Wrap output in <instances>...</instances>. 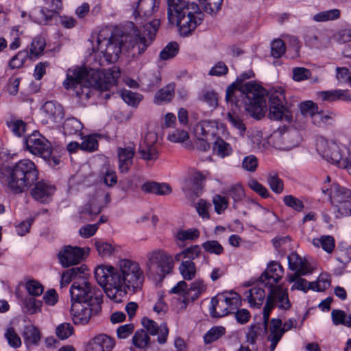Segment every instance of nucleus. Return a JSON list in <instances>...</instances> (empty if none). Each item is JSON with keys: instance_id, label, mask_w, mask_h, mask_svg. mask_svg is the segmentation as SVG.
Listing matches in <instances>:
<instances>
[{"instance_id": "obj_16", "label": "nucleus", "mask_w": 351, "mask_h": 351, "mask_svg": "<svg viewBox=\"0 0 351 351\" xmlns=\"http://www.w3.org/2000/svg\"><path fill=\"white\" fill-rule=\"evenodd\" d=\"M90 302H71L70 315L73 323L76 326L86 325L92 316Z\"/></svg>"}, {"instance_id": "obj_48", "label": "nucleus", "mask_w": 351, "mask_h": 351, "mask_svg": "<svg viewBox=\"0 0 351 351\" xmlns=\"http://www.w3.org/2000/svg\"><path fill=\"white\" fill-rule=\"evenodd\" d=\"M298 108L302 116L311 120L317 112L318 106L312 101L308 100L299 104Z\"/></svg>"}, {"instance_id": "obj_54", "label": "nucleus", "mask_w": 351, "mask_h": 351, "mask_svg": "<svg viewBox=\"0 0 351 351\" xmlns=\"http://www.w3.org/2000/svg\"><path fill=\"white\" fill-rule=\"evenodd\" d=\"M83 126L82 123L75 118L66 119L62 124V128L65 134H75L80 132Z\"/></svg>"}, {"instance_id": "obj_21", "label": "nucleus", "mask_w": 351, "mask_h": 351, "mask_svg": "<svg viewBox=\"0 0 351 351\" xmlns=\"http://www.w3.org/2000/svg\"><path fill=\"white\" fill-rule=\"evenodd\" d=\"M114 346V339L105 334H99L89 341L86 351H112Z\"/></svg>"}, {"instance_id": "obj_62", "label": "nucleus", "mask_w": 351, "mask_h": 351, "mask_svg": "<svg viewBox=\"0 0 351 351\" xmlns=\"http://www.w3.org/2000/svg\"><path fill=\"white\" fill-rule=\"evenodd\" d=\"M98 142L95 135H88L82 138L80 149L87 152H94L97 149Z\"/></svg>"}, {"instance_id": "obj_59", "label": "nucleus", "mask_w": 351, "mask_h": 351, "mask_svg": "<svg viewBox=\"0 0 351 351\" xmlns=\"http://www.w3.org/2000/svg\"><path fill=\"white\" fill-rule=\"evenodd\" d=\"M73 333L74 328L70 323H62L56 328V335L61 340L67 339Z\"/></svg>"}, {"instance_id": "obj_25", "label": "nucleus", "mask_w": 351, "mask_h": 351, "mask_svg": "<svg viewBox=\"0 0 351 351\" xmlns=\"http://www.w3.org/2000/svg\"><path fill=\"white\" fill-rule=\"evenodd\" d=\"M262 287L263 286L258 282L257 285L251 287L245 293V296L250 306L260 308L263 304L265 299V293Z\"/></svg>"}, {"instance_id": "obj_53", "label": "nucleus", "mask_w": 351, "mask_h": 351, "mask_svg": "<svg viewBox=\"0 0 351 351\" xmlns=\"http://www.w3.org/2000/svg\"><path fill=\"white\" fill-rule=\"evenodd\" d=\"M226 330L223 326H215L212 327L204 336V343L208 344L219 339L225 335Z\"/></svg>"}, {"instance_id": "obj_4", "label": "nucleus", "mask_w": 351, "mask_h": 351, "mask_svg": "<svg viewBox=\"0 0 351 351\" xmlns=\"http://www.w3.org/2000/svg\"><path fill=\"white\" fill-rule=\"evenodd\" d=\"M133 36L121 37L112 35L108 28L101 29L95 36L92 38L91 56L94 59L99 58V64L104 62L114 63L123 51L136 53L141 55L144 53L149 43L145 36L140 34V31L135 27L132 32Z\"/></svg>"}, {"instance_id": "obj_42", "label": "nucleus", "mask_w": 351, "mask_h": 351, "mask_svg": "<svg viewBox=\"0 0 351 351\" xmlns=\"http://www.w3.org/2000/svg\"><path fill=\"white\" fill-rule=\"evenodd\" d=\"M46 43L43 38L38 36L33 39L29 46L28 56L30 59L38 58L44 52Z\"/></svg>"}, {"instance_id": "obj_52", "label": "nucleus", "mask_w": 351, "mask_h": 351, "mask_svg": "<svg viewBox=\"0 0 351 351\" xmlns=\"http://www.w3.org/2000/svg\"><path fill=\"white\" fill-rule=\"evenodd\" d=\"M100 180L107 186H113L117 182L115 171L109 167H103L101 171Z\"/></svg>"}, {"instance_id": "obj_11", "label": "nucleus", "mask_w": 351, "mask_h": 351, "mask_svg": "<svg viewBox=\"0 0 351 351\" xmlns=\"http://www.w3.org/2000/svg\"><path fill=\"white\" fill-rule=\"evenodd\" d=\"M26 149L34 155L40 156L51 167L60 164L58 156L52 154L50 143L38 132H34L25 139Z\"/></svg>"}, {"instance_id": "obj_14", "label": "nucleus", "mask_w": 351, "mask_h": 351, "mask_svg": "<svg viewBox=\"0 0 351 351\" xmlns=\"http://www.w3.org/2000/svg\"><path fill=\"white\" fill-rule=\"evenodd\" d=\"M40 113L43 117L42 121L53 127L60 126L64 117L62 106L53 101L45 102L41 106Z\"/></svg>"}, {"instance_id": "obj_56", "label": "nucleus", "mask_w": 351, "mask_h": 351, "mask_svg": "<svg viewBox=\"0 0 351 351\" xmlns=\"http://www.w3.org/2000/svg\"><path fill=\"white\" fill-rule=\"evenodd\" d=\"M121 97L128 106L132 107L138 106L143 99L142 95L128 90H123L121 93Z\"/></svg>"}, {"instance_id": "obj_47", "label": "nucleus", "mask_w": 351, "mask_h": 351, "mask_svg": "<svg viewBox=\"0 0 351 351\" xmlns=\"http://www.w3.org/2000/svg\"><path fill=\"white\" fill-rule=\"evenodd\" d=\"M200 7L206 13L216 14L221 8L223 0H197Z\"/></svg>"}, {"instance_id": "obj_2", "label": "nucleus", "mask_w": 351, "mask_h": 351, "mask_svg": "<svg viewBox=\"0 0 351 351\" xmlns=\"http://www.w3.org/2000/svg\"><path fill=\"white\" fill-rule=\"evenodd\" d=\"M93 274L107 297L117 303L128 292L140 291L145 281V273L140 263L128 258L119 259L114 265L110 263L98 264Z\"/></svg>"}, {"instance_id": "obj_10", "label": "nucleus", "mask_w": 351, "mask_h": 351, "mask_svg": "<svg viewBox=\"0 0 351 351\" xmlns=\"http://www.w3.org/2000/svg\"><path fill=\"white\" fill-rule=\"evenodd\" d=\"M315 147L317 153L326 161L337 165L342 158L348 154L349 148L334 139L323 136L316 138Z\"/></svg>"}, {"instance_id": "obj_35", "label": "nucleus", "mask_w": 351, "mask_h": 351, "mask_svg": "<svg viewBox=\"0 0 351 351\" xmlns=\"http://www.w3.org/2000/svg\"><path fill=\"white\" fill-rule=\"evenodd\" d=\"M134 154V149L131 147L119 149L118 157L121 171L125 172L129 169L132 163Z\"/></svg>"}, {"instance_id": "obj_57", "label": "nucleus", "mask_w": 351, "mask_h": 351, "mask_svg": "<svg viewBox=\"0 0 351 351\" xmlns=\"http://www.w3.org/2000/svg\"><path fill=\"white\" fill-rule=\"evenodd\" d=\"M152 309L158 315L163 316L167 313L169 307L165 301L163 293H158L156 300L153 304Z\"/></svg>"}, {"instance_id": "obj_3", "label": "nucleus", "mask_w": 351, "mask_h": 351, "mask_svg": "<svg viewBox=\"0 0 351 351\" xmlns=\"http://www.w3.org/2000/svg\"><path fill=\"white\" fill-rule=\"evenodd\" d=\"M119 68L113 66L108 69L93 68L87 70L84 67L72 66L66 71V78L63 86L69 91H72L81 99H87L93 91H100L105 99H108V93L116 86L120 77Z\"/></svg>"}, {"instance_id": "obj_37", "label": "nucleus", "mask_w": 351, "mask_h": 351, "mask_svg": "<svg viewBox=\"0 0 351 351\" xmlns=\"http://www.w3.org/2000/svg\"><path fill=\"white\" fill-rule=\"evenodd\" d=\"M23 287L27 293L32 297H39L44 292L43 285L39 280L31 277L24 279Z\"/></svg>"}, {"instance_id": "obj_55", "label": "nucleus", "mask_w": 351, "mask_h": 351, "mask_svg": "<svg viewBox=\"0 0 351 351\" xmlns=\"http://www.w3.org/2000/svg\"><path fill=\"white\" fill-rule=\"evenodd\" d=\"M332 322L335 325H343L351 327V316L341 310H333L331 313Z\"/></svg>"}, {"instance_id": "obj_22", "label": "nucleus", "mask_w": 351, "mask_h": 351, "mask_svg": "<svg viewBox=\"0 0 351 351\" xmlns=\"http://www.w3.org/2000/svg\"><path fill=\"white\" fill-rule=\"evenodd\" d=\"M141 323L144 328L151 335H158V341L160 343L166 342L169 334V329L166 323L158 326L156 322L147 317H143Z\"/></svg>"}, {"instance_id": "obj_40", "label": "nucleus", "mask_w": 351, "mask_h": 351, "mask_svg": "<svg viewBox=\"0 0 351 351\" xmlns=\"http://www.w3.org/2000/svg\"><path fill=\"white\" fill-rule=\"evenodd\" d=\"M280 326V319H271L269 326V335L268 336V340L271 342L270 351H274L275 350L277 343L282 337V331H280L279 330H278Z\"/></svg>"}, {"instance_id": "obj_63", "label": "nucleus", "mask_w": 351, "mask_h": 351, "mask_svg": "<svg viewBox=\"0 0 351 351\" xmlns=\"http://www.w3.org/2000/svg\"><path fill=\"white\" fill-rule=\"evenodd\" d=\"M202 246L206 252L210 254L220 255L223 252V246L215 240L206 241L202 243Z\"/></svg>"}, {"instance_id": "obj_24", "label": "nucleus", "mask_w": 351, "mask_h": 351, "mask_svg": "<svg viewBox=\"0 0 351 351\" xmlns=\"http://www.w3.org/2000/svg\"><path fill=\"white\" fill-rule=\"evenodd\" d=\"M56 191L55 187L43 181L38 182L32 191L33 197L40 202H47L50 200Z\"/></svg>"}, {"instance_id": "obj_20", "label": "nucleus", "mask_w": 351, "mask_h": 351, "mask_svg": "<svg viewBox=\"0 0 351 351\" xmlns=\"http://www.w3.org/2000/svg\"><path fill=\"white\" fill-rule=\"evenodd\" d=\"M158 3L156 0H140L133 12L137 25H141L156 11Z\"/></svg>"}, {"instance_id": "obj_13", "label": "nucleus", "mask_w": 351, "mask_h": 351, "mask_svg": "<svg viewBox=\"0 0 351 351\" xmlns=\"http://www.w3.org/2000/svg\"><path fill=\"white\" fill-rule=\"evenodd\" d=\"M90 249L88 247L64 245L57 254L58 263L62 267L67 268L76 265L85 260L89 255Z\"/></svg>"}, {"instance_id": "obj_29", "label": "nucleus", "mask_w": 351, "mask_h": 351, "mask_svg": "<svg viewBox=\"0 0 351 351\" xmlns=\"http://www.w3.org/2000/svg\"><path fill=\"white\" fill-rule=\"evenodd\" d=\"M53 16L54 10L40 7L33 9L29 15L32 21L40 25L47 24Z\"/></svg>"}, {"instance_id": "obj_58", "label": "nucleus", "mask_w": 351, "mask_h": 351, "mask_svg": "<svg viewBox=\"0 0 351 351\" xmlns=\"http://www.w3.org/2000/svg\"><path fill=\"white\" fill-rule=\"evenodd\" d=\"M149 337L143 330L136 331L132 338L133 345L138 348H145L149 342Z\"/></svg>"}, {"instance_id": "obj_27", "label": "nucleus", "mask_w": 351, "mask_h": 351, "mask_svg": "<svg viewBox=\"0 0 351 351\" xmlns=\"http://www.w3.org/2000/svg\"><path fill=\"white\" fill-rule=\"evenodd\" d=\"M141 190L158 195H168L171 193V185L166 182H146L141 186Z\"/></svg>"}, {"instance_id": "obj_26", "label": "nucleus", "mask_w": 351, "mask_h": 351, "mask_svg": "<svg viewBox=\"0 0 351 351\" xmlns=\"http://www.w3.org/2000/svg\"><path fill=\"white\" fill-rule=\"evenodd\" d=\"M94 245L98 255L103 258H110L119 251L118 245L101 239L95 240Z\"/></svg>"}, {"instance_id": "obj_1", "label": "nucleus", "mask_w": 351, "mask_h": 351, "mask_svg": "<svg viewBox=\"0 0 351 351\" xmlns=\"http://www.w3.org/2000/svg\"><path fill=\"white\" fill-rule=\"evenodd\" d=\"M254 77L252 71L242 73L235 82L226 90V100L228 103L235 102L238 96L241 97L242 104L245 111L252 117L260 119L267 111L266 95L269 99V117L271 119L278 120L288 123L292 121L293 115L285 106V89L280 86L272 87L268 92L256 82H244L247 79Z\"/></svg>"}, {"instance_id": "obj_39", "label": "nucleus", "mask_w": 351, "mask_h": 351, "mask_svg": "<svg viewBox=\"0 0 351 351\" xmlns=\"http://www.w3.org/2000/svg\"><path fill=\"white\" fill-rule=\"evenodd\" d=\"M219 294L222 299H226L223 302L226 303V306L230 313L241 305V298L239 293L232 291H227Z\"/></svg>"}, {"instance_id": "obj_50", "label": "nucleus", "mask_w": 351, "mask_h": 351, "mask_svg": "<svg viewBox=\"0 0 351 351\" xmlns=\"http://www.w3.org/2000/svg\"><path fill=\"white\" fill-rule=\"evenodd\" d=\"M340 15V10L335 8L319 12L313 16V19L316 22H326L338 19Z\"/></svg>"}, {"instance_id": "obj_49", "label": "nucleus", "mask_w": 351, "mask_h": 351, "mask_svg": "<svg viewBox=\"0 0 351 351\" xmlns=\"http://www.w3.org/2000/svg\"><path fill=\"white\" fill-rule=\"evenodd\" d=\"M330 276L326 273L321 274L316 280L311 282V290L314 291H324L330 287Z\"/></svg>"}, {"instance_id": "obj_61", "label": "nucleus", "mask_w": 351, "mask_h": 351, "mask_svg": "<svg viewBox=\"0 0 351 351\" xmlns=\"http://www.w3.org/2000/svg\"><path fill=\"white\" fill-rule=\"evenodd\" d=\"M198 215L203 219H210V204L204 199H199L195 206Z\"/></svg>"}, {"instance_id": "obj_60", "label": "nucleus", "mask_w": 351, "mask_h": 351, "mask_svg": "<svg viewBox=\"0 0 351 351\" xmlns=\"http://www.w3.org/2000/svg\"><path fill=\"white\" fill-rule=\"evenodd\" d=\"M282 139L285 141L283 145L278 146V149L282 150H290L298 146L301 142V137L297 133L293 137L285 135Z\"/></svg>"}, {"instance_id": "obj_15", "label": "nucleus", "mask_w": 351, "mask_h": 351, "mask_svg": "<svg viewBox=\"0 0 351 351\" xmlns=\"http://www.w3.org/2000/svg\"><path fill=\"white\" fill-rule=\"evenodd\" d=\"M158 134L154 131H148L143 137L138 147V153L142 159L154 162L159 157L157 147Z\"/></svg>"}, {"instance_id": "obj_9", "label": "nucleus", "mask_w": 351, "mask_h": 351, "mask_svg": "<svg viewBox=\"0 0 351 351\" xmlns=\"http://www.w3.org/2000/svg\"><path fill=\"white\" fill-rule=\"evenodd\" d=\"M330 179L327 176L322 190L329 195L335 216L342 218L351 215V191L335 183L330 184Z\"/></svg>"}, {"instance_id": "obj_64", "label": "nucleus", "mask_w": 351, "mask_h": 351, "mask_svg": "<svg viewBox=\"0 0 351 351\" xmlns=\"http://www.w3.org/2000/svg\"><path fill=\"white\" fill-rule=\"evenodd\" d=\"M28 57V52L23 50L19 51L9 62V66L12 69L21 68Z\"/></svg>"}, {"instance_id": "obj_38", "label": "nucleus", "mask_w": 351, "mask_h": 351, "mask_svg": "<svg viewBox=\"0 0 351 351\" xmlns=\"http://www.w3.org/2000/svg\"><path fill=\"white\" fill-rule=\"evenodd\" d=\"M43 302L35 297H26L22 301V308L28 314L34 315L42 311Z\"/></svg>"}, {"instance_id": "obj_43", "label": "nucleus", "mask_w": 351, "mask_h": 351, "mask_svg": "<svg viewBox=\"0 0 351 351\" xmlns=\"http://www.w3.org/2000/svg\"><path fill=\"white\" fill-rule=\"evenodd\" d=\"M312 244L315 247H322L327 253H331L335 248V239L329 235H322L313 239Z\"/></svg>"}, {"instance_id": "obj_23", "label": "nucleus", "mask_w": 351, "mask_h": 351, "mask_svg": "<svg viewBox=\"0 0 351 351\" xmlns=\"http://www.w3.org/2000/svg\"><path fill=\"white\" fill-rule=\"evenodd\" d=\"M167 139L171 143L180 144L186 149H195L193 141L191 139L189 132L184 129L176 128L169 131Z\"/></svg>"}, {"instance_id": "obj_31", "label": "nucleus", "mask_w": 351, "mask_h": 351, "mask_svg": "<svg viewBox=\"0 0 351 351\" xmlns=\"http://www.w3.org/2000/svg\"><path fill=\"white\" fill-rule=\"evenodd\" d=\"M225 300L222 299L219 293L211 299L209 311L212 317H221L230 313L226 303L223 302Z\"/></svg>"}, {"instance_id": "obj_6", "label": "nucleus", "mask_w": 351, "mask_h": 351, "mask_svg": "<svg viewBox=\"0 0 351 351\" xmlns=\"http://www.w3.org/2000/svg\"><path fill=\"white\" fill-rule=\"evenodd\" d=\"M38 178L35 164L29 159L19 160L15 165L1 173V182L14 193H21L32 186Z\"/></svg>"}, {"instance_id": "obj_34", "label": "nucleus", "mask_w": 351, "mask_h": 351, "mask_svg": "<svg viewBox=\"0 0 351 351\" xmlns=\"http://www.w3.org/2000/svg\"><path fill=\"white\" fill-rule=\"evenodd\" d=\"M24 343L27 348L38 346L40 339L41 334L38 328L34 326H27L23 330Z\"/></svg>"}, {"instance_id": "obj_7", "label": "nucleus", "mask_w": 351, "mask_h": 351, "mask_svg": "<svg viewBox=\"0 0 351 351\" xmlns=\"http://www.w3.org/2000/svg\"><path fill=\"white\" fill-rule=\"evenodd\" d=\"M145 272L154 282H161L174 268L171 256L165 250L156 248L147 252L144 259Z\"/></svg>"}, {"instance_id": "obj_18", "label": "nucleus", "mask_w": 351, "mask_h": 351, "mask_svg": "<svg viewBox=\"0 0 351 351\" xmlns=\"http://www.w3.org/2000/svg\"><path fill=\"white\" fill-rule=\"evenodd\" d=\"M71 302H91L93 298L92 287L86 280H75L70 289Z\"/></svg>"}, {"instance_id": "obj_28", "label": "nucleus", "mask_w": 351, "mask_h": 351, "mask_svg": "<svg viewBox=\"0 0 351 351\" xmlns=\"http://www.w3.org/2000/svg\"><path fill=\"white\" fill-rule=\"evenodd\" d=\"M175 94V84L170 83L159 89L154 95V103L156 105H162L169 103L173 99Z\"/></svg>"}, {"instance_id": "obj_19", "label": "nucleus", "mask_w": 351, "mask_h": 351, "mask_svg": "<svg viewBox=\"0 0 351 351\" xmlns=\"http://www.w3.org/2000/svg\"><path fill=\"white\" fill-rule=\"evenodd\" d=\"M110 200L108 193L99 191L95 195L90 197L85 206L84 212L88 213L90 217H95L109 203Z\"/></svg>"}, {"instance_id": "obj_12", "label": "nucleus", "mask_w": 351, "mask_h": 351, "mask_svg": "<svg viewBox=\"0 0 351 351\" xmlns=\"http://www.w3.org/2000/svg\"><path fill=\"white\" fill-rule=\"evenodd\" d=\"M202 20V14L199 12V6L192 3L191 10L173 15V22H169L178 27L181 35L187 36L201 23Z\"/></svg>"}, {"instance_id": "obj_51", "label": "nucleus", "mask_w": 351, "mask_h": 351, "mask_svg": "<svg viewBox=\"0 0 351 351\" xmlns=\"http://www.w3.org/2000/svg\"><path fill=\"white\" fill-rule=\"evenodd\" d=\"M227 119L230 122L231 127L237 130V133L243 136L246 130L245 125L242 119L236 114L234 111L229 112L227 115Z\"/></svg>"}, {"instance_id": "obj_17", "label": "nucleus", "mask_w": 351, "mask_h": 351, "mask_svg": "<svg viewBox=\"0 0 351 351\" xmlns=\"http://www.w3.org/2000/svg\"><path fill=\"white\" fill-rule=\"evenodd\" d=\"M288 265L289 269L294 272L293 274L299 276L311 274L315 269L314 264L295 252L288 256Z\"/></svg>"}, {"instance_id": "obj_46", "label": "nucleus", "mask_w": 351, "mask_h": 351, "mask_svg": "<svg viewBox=\"0 0 351 351\" xmlns=\"http://www.w3.org/2000/svg\"><path fill=\"white\" fill-rule=\"evenodd\" d=\"M200 235V232L197 228H191L188 229H180L175 233V238L180 241H195Z\"/></svg>"}, {"instance_id": "obj_32", "label": "nucleus", "mask_w": 351, "mask_h": 351, "mask_svg": "<svg viewBox=\"0 0 351 351\" xmlns=\"http://www.w3.org/2000/svg\"><path fill=\"white\" fill-rule=\"evenodd\" d=\"M319 97L323 101H335L341 100L343 101H350L351 94L348 90L336 89L319 93Z\"/></svg>"}, {"instance_id": "obj_33", "label": "nucleus", "mask_w": 351, "mask_h": 351, "mask_svg": "<svg viewBox=\"0 0 351 351\" xmlns=\"http://www.w3.org/2000/svg\"><path fill=\"white\" fill-rule=\"evenodd\" d=\"M168 19L173 22V15L191 10L189 0H167Z\"/></svg>"}, {"instance_id": "obj_8", "label": "nucleus", "mask_w": 351, "mask_h": 351, "mask_svg": "<svg viewBox=\"0 0 351 351\" xmlns=\"http://www.w3.org/2000/svg\"><path fill=\"white\" fill-rule=\"evenodd\" d=\"M195 149L206 152L210 149L209 140L217 136L228 135L226 125L216 120H202L192 128Z\"/></svg>"}, {"instance_id": "obj_45", "label": "nucleus", "mask_w": 351, "mask_h": 351, "mask_svg": "<svg viewBox=\"0 0 351 351\" xmlns=\"http://www.w3.org/2000/svg\"><path fill=\"white\" fill-rule=\"evenodd\" d=\"M207 289V284L202 278L195 279L189 288V298L192 300H196Z\"/></svg>"}, {"instance_id": "obj_44", "label": "nucleus", "mask_w": 351, "mask_h": 351, "mask_svg": "<svg viewBox=\"0 0 351 351\" xmlns=\"http://www.w3.org/2000/svg\"><path fill=\"white\" fill-rule=\"evenodd\" d=\"M201 254V248L198 245H193L189 246L182 251L177 253L174 258L176 261H179L181 260L188 258V261H193L199 256Z\"/></svg>"}, {"instance_id": "obj_41", "label": "nucleus", "mask_w": 351, "mask_h": 351, "mask_svg": "<svg viewBox=\"0 0 351 351\" xmlns=\"http://www.w3.org/2000/svg\"><path fill=\"white\" fill-rule=\"evenodd\" d=\"M178 269L180 275L185 280H193L197 274V267L193 261H182Z\"/></svg>"}, {"instance_id": "obj_36", "label": "nucleus", "mask_w": 351, "mask_h": 351, "mask_svg": "<svg viewBox=\"0 0 351 351\" xmlns=\"http://www.w3.org/2000/svg\"><path fill=\"white\" fill-rule=\"evenodd\" d=\"M302 276L297 274H288L287 276V281L292 284L291 291L298 290L303 293H307L309 290H311V282H308Z\"/></svg>"}, {"instance_id": "obj_5", "label": "nucleus", "mask_w": 351, "mask_h": 351, "mask_svg": "<svg viewBox=\"0 0 351 351\" xmlns=\"http://www.w3.org/2000/svg\"><path fill=\"white\" fill-rule=\"evenodd\" d=\"M284 276V269L276 261H270L265 271L258 279L261 285L269 291L263 310L264 324H267L270 312L276 306L280 309L287 310L291 307L287 289L278 285Z\"/></svg>"}, {"instance_id": "obj_30", "label": "nucleus", "mask_w": 351, "mask_h": 351, "mask_svg": "<svg viewBox=\"0 0 351 351\" xmlns=\"http://www.w3.org/2000/svg\"><path fill=\"white\" fill-rule=\"evenodd\" d=\"M223 136L215 137L213 143V154L220 158H225L233 154V147L228 142L222 139Z\"/></svg>"}]
</instances>
